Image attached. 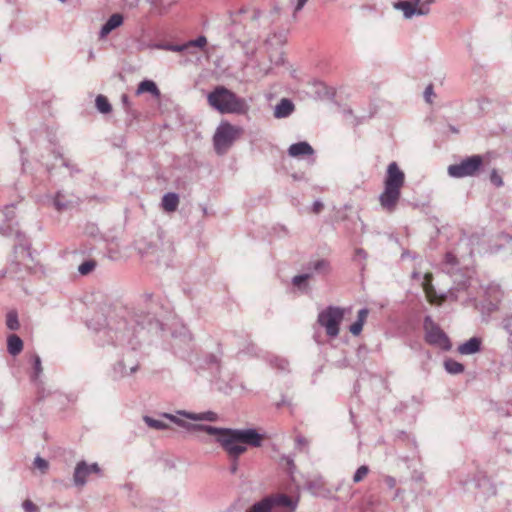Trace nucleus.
Returning <instances> with one entry per match:
<instances>
[{"label":"nucleus","instance_id":"nucleus-15","mask_svg":"<svg viewBox=\"0 0 512 512\" xmlns=\"http://www.w3.org/2000/svg\"><path fill=\"white\" fill-rule=\"evenodd\" d=\"M423 289L430 303H436L438 301V303L441 304L447 299L446 293L437 294L432 284V275L429 273H426L424 276Z\"/></svg>","mask_w":512,"mask_h":512},{"label":"nucleus","instance_id":"nucleus-13","mask_svg":"<svg viewBox=\"0 0 512 512\" xmlns=\"http://www.w3.org/2000/svg\"><path fill=\"white\" fill-rule=\"evenodd\" d=\"M474 485L481 491L484 496H494L497 493L496 486L491 482V479L485 474L479 472L473 479Z\"/></svg>","mask_w":512,"mask_h":512},{"label":"nucleus","instance_id":"nucleus-57","mask_svg":"<svg viewBox=\"0 0 512 512\" xmlns=\"http://www.w3.org/2000/svg\"><path fill=\"white\" fill-rule=\"evenodd\" d=\"M123 489H125V490H127V491H129V492H132V485H131V484H125V485L123 486Z\"/></svg>","mask_w":512,"mask_h":512},{"label":"nucleus","instance_id":"nucleus-53","mask_svg":"<svg viewBox=\"0 0 512 512\" xmlns=\"http://www.w3.org/2000/svg\"><path fill=\"white\" fill-rule=\"evenodd\" d=\"M83 303H84L86 306H89V305H90V306H92V305H93V296H92V295H90V296H88V295L84 296V298H83Z\"/></svg>","mask_w":512,"mask_h":512},{"label":"nucleus","instance_id":"nucleus-6","mask_svg":"<svg viewBox=\"0 0 512 512\" xmlns=\"http://www.w3.org/2000/svg\"><path fill=\"white\" fill-rule=\"evenodd\" d=\"M279 506L294 511L297 507V501L286 494L268 495L253 503L246 512H273Z\"/></svg>","mask_w":512,"mask_h":512},{"label":"nucleus","instance_id":"nucleus-62","mask_svg":"<svg viewBox=\"0 0 512 512\" xmlns=\"http://www.w3.org/2000/svg\"><path fill=\"white\" fill-rule=\"evenodd\" d=\"M286 402L285 400L283 399L281 402L277 403V407H281L282 405H284Z\"/></svg>","mask_w":512,"mask_h":512},{"label":"nucleus","instance_id":"nucleus-43","mask_svg":"<svg viewBox=\"0 0 512 512\" xmlns=\"http://www.w3.org/2000/svg\"><path fill=\"white\" fill-rule=\"evenodd\" d=\"M296 447L299 449L307 448L309 445L308 439H306L304 436L298 435L295 439Z\"/></svg>","mask_w":512,"mask_h":512},{"label":"nucleus","instance_id":"nucleus-8","mask_svg":"<svg viewBox=\"0 0 512 512\" xmlns=\"http://www.w3.org/2000/svg\"><path fill=\"white\" fill-rule=\"evenodd\" d=\"M425 332V341L433 346L439 347L442 350L448 351L451 349V343L445 332L435 323L431 316H426L423 322Z\"/></svg>","mask_w":512,"mask_h":512},{"label":"nucleus","instance_id":"nucleus-50","mask_svg":"<svg viewBox=\"0 0 512 512\" xmlns=\"http://www.w3.org/2000/svg\"><path fill=\"white\" fill-rule=\"evenodd\" d=\"M324 205L323 203L320 201V200H316L314 203H313V206H312V211L316 214L320 213L321 210L323 209Z\"/></svg>","mask_w":512,"mask_h":512},{"label":"nucleus","instance_id":"nucleus-19","mask_svg":"<svg viewBox=\"0 0 512 512\" xmlns=\"http://www.w3.org/2000/svg\"><path fill=\"white\" fill-rule=\"evenodd\" d=\"M295 109L294 103L288 98H282L274 108V117L283 119L290 116Z\"/></svg>","mask_w":512,"mask_h":512},{"label":"nucleus","instance_id":"nucleus-23","mask_svg":"<svg viewBox=\"0 0 512 512\" xmlns=\"http://www.w3.org/2000/svg\"><path fill=\"white\" fill-rule=\"evenodd\" d=\"M23 349V341L16 334H11L7 338V350L10 355L16 356L21 353Z\"/></svg>","mask_w":512,"mask_h":512},{"label":"nucleus","instance_id":"nucleus-7","mask_svg":"<svg viewBox=\"0 0 512 512\" xmlns=\"http://www.w3.org/2000/svg\"><path fill=\"white\" fill-rule=\"evenodd\" d=\"M344 317V310L336 306H328L318 314V323L324 327L329 337H337L339 326Z\"/></svg>","mask_w":512,"mask_h":512},{"label":"nucleus","instance_id":"nucleus-55","mask_svg":"<svg viewBox=\"0 0 512 512\" xmlns=\"http://www.w3.org/2000/svg\"><path fill=\"white\" fill-rule=\"evenodd\" d=\"M282 460L286 461L287 465L289 467H294V461H293V458H291L290 456H283L282 457Z\"/></svg>","mask_w":512,"mask_h":512},{"label":"nucleus","instance_id":"nucleus-14","mask_svg":"<svg viewBox=\"0 0 512 512\" xmlns=\"http://www.w3.org/2000/svg\"><path fill=\"white\" fill-rule=\"evenodd\" d=\"M91 472H96V463H93L90 466H87L84 461L78 463L73 475L75 486L82 487L86 483V478Z\"/></svg>","mask_w":512,"mask_h":512},{"label":"nucleus","instance_id":"nucleus-59","mask_svg":"<svg viewBox=\"0 0 512 512\" xmlns=\"http://www.w3.org/2000/svg\"><path fill=\"white\" fill-rule=\"evenodd\" d=\"M122 101H123V103H124V104H127V102H128V97H127V95H123V96H122Z\"/></svg>","mask_w":512,"mask_h":512},{"label":"nucleus","instance_id":"nucleus-21","mask_svg":"<svg viewBox=\"0 0 512 512\" xmlns=\"http://www.w3.org/2000/svg\"><path fill=\"white\" fill-rule=\"evenodd\" d=\"M482 340L479 337H472L458 346L457 351L461 355H472L481 350Z\"/></svg>","mask_w":512,"mask_h":512},{"label":"nucleus","instance_id":"nucleus-51","mask_svg":"<svg viewBox=\"0 0 512 512\" xmlns=\"http://www.w3.org/2000/svg\"><path fill=\"white\" fill-rule=\"evenodd\" d=\"M433 95V88L431 85H429L428 87H426L425 91H424V97L426 99L427 102H431V96Z\"/></svg>","mask_w":512,"mask_h":512},{"label":"nucleus","instance_id":"nucleus-31","mask_svg":"<svg viewBox=\"0 0 512 512\" xmlns=\"http://www.w3.org/2000/svg\"><path fill=\"white\" fill-rule=\"evenodd\" d=\"M313 277V273H303L292 278V284L298 288H306V282Z\"/></svg>","mask_w":512,"mask_h":512},{"label":"nucleus","instance_id":"nucleus-44","mask_svg":"<svg viewBox=\"0 0 512 512\" xmlns=\"http://www.w3.org/2000/svg\"><path fill=\"white\" fill-rule=\"evenodd\" d=\"M166 49L170 50V51H174V52H182L184 50H187L188 46H187V43H185L183 45L169 44L166 46Z\"/></svg>","mask_w":512,"mask_h":512},{"label":"nucleus","instance_id":"nucleus-41","mask_svg":"<svg viewBox=\"0 0 512 512\" xmlns=\"http://www.w3.org/2000/svg\"><path fill=\"white\" fill-rule=\"evenodd\" d=\"M34 466L37 469L41 470L42 472H45L48 469L49 465H48V462L44 458L37 456L34 460Z\"/></svg>","mask_w":512,"mask_h":512},{"label":"nucleus","instance_id":"nucleus-17","mask_svg":"<svg viewBox=\"0 0 512 512\" xmlns=\"http://www.w3.org/2000/svg\"><path fill=\"white\" fill-rule=\"evenodd\" d=\"M32 365H33L34 372L31 375V380L37 386V392H38L39 398H44L43 382L40 379V375L43 371V367H42L41 358L39 355L34 354L32 356Z\"/></svg>","mask_w":512,"mask_h":512},{"label":"nucleus","instance_id":"nucleus-1","mask_svg":"<svg viewBox=\"0 0 512 512\" xmlns=\"http://www.w3.org/2000/svg\"><path fill=\"white\" fill-rule=\"evenodd\" d=\"M148 327L152 329H162V324L154 317L145 316L142 320L133 316L129 321L118 319L116 314L109 311L105 315L104 322L98 320V333L101 331L111 342L121 348V359L114 365V373L122 378L135 373L138 370L139 362L137 349L140 346L139 335L141 331Z\"/></svg>","mask_w":512,"mask_h":512},{"label":"nucleus","instance_id":"nucleus-26","mask_svg":"<svg viewBox=\"0 0 512 512\" xmlns=\"http://www.w3.org/2000/svg\"><path fill=\"white\" fill-rule=\"evenodd\" d=\"M393 6L396 10L403 12L405 19H411L413 16H415V3H411L409 1H399L394 3Z\"/></svg>","mask_w":512,"mask_h":512},{"label":"nucleus","instance_id":"nucleus-2","mask_svg":"<svg viewBox=\"0 0 512 512\" xmlns=\"http://www.w3.org/2000/svg\"><path fill=\"white\" fill-rule=\"evenodd\" d=\"M161 416L188 431L205 432L209 435L216 436V442L231 459L230 472L232 474H235L238 470V459L247 451L246 445L251 447H261L264 440V435L260 434L255 428H221L206 424L189 423L182 419H178L170 413H163Z\"/></svg>","mask_w":512,"mask_h":512},{"label":"nucleus","instance_id":"nucleus-20","mask_svg":"<svg viewBox=\"0 0 512 512\" xmlns=\"http://www.w3.org/2000/svg\"><path fill=\"white\" fill-rule=\"evenodd\" d=\"M288 154L291 157L299 158L305 155H313L314 149L308 142L301 141L290 145L288 148Z\"/></svg>","mask_w":512,"mask_h":512},{"label":"nucleus","instance_id":"nucleus-64","mask_svg":"<svg viewBox=\"0 0 512 512\" xmlns=\"http://www.w3.org/2000/svg\"><path fill=\"white\" fill-rule=\"evenodd\" d=\"M412 1L415 3V5H418L420 3V0H412Z\"/></svg>","mask_w":512,"mask_h":512},{"label":"nucleus","instance_id":"nucleus-11","mask_svg":"<svg viewBox=\"0 0 512 512\" xmlns=\"http://www.w3.org/2000/svg\"><path fill=\"white\" fill-rule=\"evenodd\" d=\"M173 415L176 416L178 419H180L178 417V415H179V416L185 417V418H187L189 420H193V421L216 422L219 419L218 414L214 411H204V412H200V413H194V412H189L186 410H178V411H176V414H173Z\"/></svg>","mask_w":512,"mask_h":512},{"label":"nucleus","instance_id":"nucleus-54","mask_svg":"<svg viewBox=\"0 0 512 512\" xmlns=\"http://www.w3.org/2000/svg\"><path fill=\"white\" fill-rule=\"evenodd\" d=\"M355 255H356V257H361L363 259H366V257H367L366 252L363 249H360V248L356 249Z\"/></svg>","mask_w":512,"mask_h":512},{"label":"nucleus","instance_id":"nucleus-32","mask_svg":"<svg viewBox=\"0 0 512 512\" xmlns=\"http://www.w3.org/2000/svg\"><path fill=\"white\" fill-rule=\"evenodd\" d=\"M270 364L272 367L282 372L287 371L289 367V362L286 359L277 356L270 360Z\"/></svg>","mask_w":512,"mask_h":512},{"label":"nucleus","instance_id":"nucleus-63","mask_svg":"<svg viewBox=\"0 0 512 512\" xmlns=\"http://www.w3.org/2000/svg\"><path fill=\"white\" fill-rule=\"evenodd\" d=\"M185 337H186L189 341H191V340H192V336H191V334H190V333H188Z\"/></svg>","mask_w":512,"mask_h":512},{"label":"nucleus","instance_id":"nucleus-36","mask_svg":"<svg viewBox=\"0 0 512 512\" xmlns=\"http://www.w3.org/2000/svg\"><path fill=\"white\" fill-rule=\"evenodd\" d=\"M55 155V158H61L62 159V165L70 170V174L73 175L74 173H78L80 170L76 167L75 164H73L70 160L64 159L60 152H53Z\"/></svg>","mask_w":512,"mask_h":512},{"label":"nucleus","instance_id":"nucleus-25","mask_svg":"<svg viewBox=\"0 0 512 512\" xmlns=\"http://www.w3.org/2000/svg\"><path fill=\"white\" fill-rule=\"evenodd\" d=\"M137 94H142L148 92L155 97L160 96V90L158 89L156 83L152 80H143L139 83L137 88Z\"/></svg>","mask_w":512,"mask_h":512},{"label":"nucleus","instance_id":"nucleus-29","mask_svg":"<svg viewBox=\"0 0 512 512\" xmlns=\"http://www.w3.org/2000/svg\"><path fill=\"white\" fill-rule=\"evenodd\" d=\"M143 421L145 424L155 430H166L169 428V425L161 420L154 419L148 415L143 416Z\"/></svg>","mask_w":512,"mask_h":512},{"label":"nucleus","instance_id":"nucleus-4","mask_svg":"<svg viewBox=\"0 0 512 512\" xmlns=\"http://www.w3.org/2000/svg\"><path fill=\"white\" fill-rule=\"evenodd\" d=\"M208 103L221 114H246L249 105L244 98L224 86H217L207 96Z\"/></svg>","mask_w":512,"mask_h":512},{"label":"nucleus","instance_id":"nucleus-48","mask_svg":"<svg viewBox=\"0 0 512 512\" xmlns=\"http://www.w3.org/2000/svg\"><path fill=\"white\" fill-rule=\"evenodd\" d=\"M445 260H446V263L450 264V265H456L458 263L456 256L454 254H452L451 252L446 253Z\"/></svg>","mask_w":512,"mask_h":512},{"label":"nucleus","instance_id":"nucleus-40","mask_svg":"<svg viewBox=\"0 0 512 512\" xmlns=\"http://www.w3.org/2000/svg\"><path fill=\"white\" fill-rule=\"evenodd\" d=\"M490 181L496 187H501L504 184L502 177L498 174V172L495 169L492 170L490 174Z\"/></svg>","mask_w":512,"mask_h":512},{"label":"nucleus","instance_id":"nucleus-52","mask_svg":"<svg viewBox=\"0 0 512 512\" xmlns=\"http://www.w3.org/2000/svg\"><path fill=\"white\" fill-rule=\"evenodd\" d=\"M412 480H414L416 482H422L424 480L423 473L414 471L412 474Z\"/></svg>","mask_w":512,"mask_h":512},{"label":"nucleus","instance_id":"nucleus-39","mask_svg":"<svg viewBox=\"0 0 512 512\" xmlns=\"http://www.w3.org/2000/svg\"><path fill=\"white\" fill-rule=\"evenodd\" d=\"M429 12H430V7H428L427 4H424L421 1L418 5L415 6V15L416 16H424V15L429 14Z\"/></svg>","mask_w":512,"mask_h":512},{"label":"nucleus","instance_id":"nucleus-33","mask_svg":"<svg viewBox=\"0 0 512 512\" xmlns=\"http://www.w3.org/2000/svg\"><path fill=\"white\" fill-rule=\"evenodd\" d=\"M502 328L506 331L508 334V344L509 347L512 349V314L506 316L502 320Z\"/></svg>","mask_w":512,"mask_h":512},{"label":"nucleus","instance_id":"nucleus-27","mask_svg":"<svg viewBox=\"0 0 512 512\" xmlns=\"http://www.w3.org/2000/svg\"><path fill=\"white\" fill-rule=\"evenodd\" d=\"M3 216H4V219L5 221L7 222V228L9 229V231H0L1 233L5 234V235H9L12 233L13 231V227H12V221L13 219L15 218V206L13 204H10V205H6L4 208H3Z\"/></svg>","mask_w":512,"mask_h":512},{"label":"nucleus","instance_id":"nucleus-60","mask_svg":"<svg viewBox=\"0 0 512 512\" xmlns=\"http://www.w3.org/2000/svg\"><path fill=\"white\" fill-rule=\"evenodd\" d=\"M130 498H131V502H132V504H133L134 506H137V505H138V503L133 499V496H132V495H130Z\"/></svg>","mask_w":512,"mask_h":512},{"label":"nucleus","instance_id":"nucleus-45","mask_svg":"<svg viewBox=\"0 0 512 512\" xmlns=\"http://www.w3.org/2000/svg\"><path fill=\"white\" fill-rule=\"evenodd\" d=\"M15 236L19 240V244L21 246L26 247V248L29 247V243L27 240H25V235L23 233H21L20 231H15Z\"/></svg>","mask_w":512,"mask_h":512},{"label":"nucleus","instance_id":"nucleus-5","mask_svg":"<svg viewBox=\"0 0 512 512\" xmlns=\"http://www.w3.org/2000/svg\"><path fill=\"white\" fill-rule=\"evenodd\" d=\"M242 133V129L227 121H223L216 128L213 136L214 150L218 155H224L232 147L235 140Z\"/></svg>","mask_w":512,"mask_h":512},{"label":"nucleus","instance_id":"nucleus-10","mask_svg":"<svg viewBox=\"0 0 512 512\" xmlns=\"http://www.w3.org/2000/svg\"><path fill=\"white\" fill-rule=\"evenodd\" d=\"M216 345L217 349L215 352L206 353L200 359V366L216 372H220L224 353L222 349V344L220 342H217Z\"/></svg>","mask_w":512,"mask_h":512},{"label":"nucleus","instance_id":"nucleus-22","mask_svg":"<svg viewBox=\"0 0 512 512\" xmlns=\"http://www.w3.org/2000/svg\"><path fill=\"white\" fill-rule=\"evenodd\" d=\"M179 205V196L177 193L168 192L162 198V207L166 212H174Z\"/></svg>","mask_w":512,"mask_h":512},{"label":"nucleus","instance_id":"nucleus-34","mask_svg":"<svg viewBox=\"0 0 512 512\" xmlns=\"http://www.w3.org/2000/svg\"><path fill=\"white\" fill-rule=\"evenodd\" d=\"M111 110L112 106L108 99L105 96L98 94V112L107 114L111 112Z\"/></svg>","mask_w":512,"mask_h":512},{"label":"nucleus","instance_id":"nucleus-47","mask_svg":"<svg viewBox=\"0 0 512 512\" xmlns=\"http://www.w3.org/2000/svg\"><path fill=\"white\" fill-rule=\"evenodd\" d=\"M308 0H297V3L294 7V11H293V17L296 18V15L298 12H300L303 7L305 6V4L307 3Z\"/></svg>","mask_w":512,"mask_h":512},{"label":"nucleus","instance_id":"nucleus-46","mask_svg":"<svg viewBox=\"0 0 512 512\" xmlns=\"http://www.w3.org/2000/svg\"><path fill=\"white\" fill-rule=\"evenodd\" d=\"M308 0H297V3L294 7V11H293V17L296 18V15L298 12H300L303 7L305 6V4L307 3Z\"/></svg>","mask_w":512,"mask_h":512},{"label":"nucleus","instance_id":"nucleus-37","mask_svg":"<svg viewBox=\"0 0 512 512\" xmlns=\"http://www.w3.org/2000/svg\"><path fill=\"white\" fill-rule=\"evenodd\" d=\"M95 266L96 263L94 260H88L78 267V271L81 275H87L94 270Z\"/></svg>","mask_w":512,"mask_h":512},{"label":"nucleus","instance_id":"nucleus-35","mask_svg":"<svg viewBox=\"0 0 512 512\" xmlns=\"http://www.w3.org/2000/svg\"><path fill=\"white\" fill-rule=\"evenodd\" d=\"M369 473V467L367 465L360 466L353 475V482H361Z\"/></svg>","mask_w":512,"mask_h":512},{"label":"nucleus","instance_id":"nucleus-9","mask_svg":"<svg viewBox=\"0 0 512 512\" xmlns=\"http://www.w3.org/2000/svg\"><path fill=\"white\" fill-rule=\"evenodd\" d=\"M483 159L480 155H473L463 159L458 164L448 167V175L453 178H463L473 176L481 168Z\"/></svg>","mask_w":512,"mask_h":512},{"label":"nucleus","instance_id":"nucleus-30","mask_svg":"<svg viewBox=\"0 0 512 512\" xmlns=\"http://www.w3.org/2000/svg\"><path fill=\"white\" fill-rule=\"evenodd\" d=\"M6 325L7 328L15 331L18 330L20 327L19 321H18V314L15 310L9 311L6 315Z\"/></svg>","mask_w":512,"mask_h":512},{"label":"nucleus","instance_id":"nucleus-12","mask_svg":"<svg viewBox=\"0 0 512 512\" xmlns=\"http://www.w3.org/2000/svg\"><path fill=\"white\" fill-rule=\"evenodd\" d=\"M78 203L77 197L64 191L57 192L53 199V205L58 211H66Z\"/></svg>","mask_w":512,"mask_h":512},{"label":"nucleus","instance_id":"nucleus-61","mask_svg":"<svg viewBox=\"0 0 512 512\" xmlns=\"http://www.w3.org/2000/svg\"><path fill=\"white\" fill-rule=\"evenodd\" d=\"M450 130L453 132V133H457L458 130L454 127V126H450Z\"/></svg>","mask_w":512,"mask_h":512},{"label":"nucleus","instance_id":"nucleus-58","mask_svg":"<svg viewBox=\"0 0 512 512\" xmlns=\"http://www.w3.org/2000/svg\"><path fill=\"white\" fill-rule=\"evenodd\" d=\"M423 3H424V4H427V5H428V7H430V5H431L432 3H434V0H424V1H423Z\"/></svg>","mask_w":512,"mask_h":512},{"label":"nucleus","instance_id":"nucleus-24","mask_svg":"<svg viewBox=\"0 0 512 512\" xmlns=\"http://www.w3.org/2000/svg\"><path fill=\"white\" fill-rule=\"evenodd\" d=\"M369 314L367 308H362L358 311L357 320L350 326L349 331L353 335H359L363 329L364 322Z\"/></svg>","mask_w":512,"mask_h":512},{"label":"nucleus","instance_id":"nucleus-56","mask_svg":"<svg viewBox=\"0 0 512 512\" xmlns=\"http://www.w3.org/2000/svg\"><path fill=\"white\" fill-rule=\"evenodd\" d=\"M261 15H262V12L259 9H254L252 19L257 20L261 17Z\"/></svg>","mask_w":512,"mask_h":512},{"label":"nucleus","instance_id":"nucleus-3","mask_svg":"<svg viewBox=\"0 0 512 512\" xmlns=\"http://www.w3.org/2000/svg\"><path fill=\"white\" fill-rule=\"evenodd\" d=\"M405 183V174L396 162H391L387 167L384 179V190L379 195V203L387 213H393L401 197V188Z\"/></svg>","mask_w":512,"mask_h":512},{"label":"nucleus","instance_id":"nucleus-49","mask_svg":"<svg viewBox=\"0 0 512 512\" xmlns=\"http://www.w3.org/2000/svg\"><path fill=\"white\" fill-rule=\"evenodd\" d=\"M385 484L388 486V488L393 489L396 486V479L392 476H386L384 478Z\"/></svg>","mask_w":512,"mask_h":512},{"label":"nucleus","instance_id":"nucleus-28","mask_svg":"<svg viewBox=\"0 0 512 512\" xmlns=\"http://www.w3.org/2000/svg\"><path fill=\"white\" fill-rule=\"evenodd\" d=\"M444 368L445 370L452 375L460 374L464 371V365L460 362H457L453 359H446L444 361Z\"/></svg>","mask_w":512,"mask_h":512},{"label":"nucleus","instance_id":"nucleus-18","mask_svg":"<svg viewBox=\"0 0 512 512\" xmlns=\"http://www.w3.org/2000/svg\"><path fill=\"white\" fill-rule=\"evenodd\" d=\"M124 18L120 13L112 14L109 19L102 25L99 31V37H107L113 30L120 27L123 24Z\"/></svg>","mask_w":512,"mask_h":512},{"label":"nucleus","instance_id":"nucleus-42","mask_svg":"<svg viewBox=\"0 0 512 512\" xmlns=\"http://www.w3.org/2000/svg\"><path fill=\"white\" fill-rule=\"evenodd\" d=\"M22 506L24 512H38V507L30 500H25Z\"/></svg>","mask_w":512,"mask_h":512},{"label":"nucleus","instance_id":"nucleus-16","mask_svg":"<svg viewBox=\"0 0 512 512\" xmlns=\"http://www.w3.org/2000/svg\"><path fill=\"white\" fill-rule=\"evenodd\" d=\"M305 271L306 273H313V276L327 275L331 271V265L326 259H314L306 264Z\"/></svg>","mask_w":512,"mask_h":512},{"label":"nucleus","instance_id":"nucleus-38","mask_svg":"<svg viewBox=\"0 0 512 512\" xmlns=\"http://www.w3.org/2000/svg\"><path fill=\"white\" fill-rule=\"evenodd\" d=\"M206 43H207L206 37L201 35L195 40L188 41L187 46H188V49L192 48V47L203 48L206 45Z\"/></svg>","mask_w":512,"mask_h":512}]
</instances>
